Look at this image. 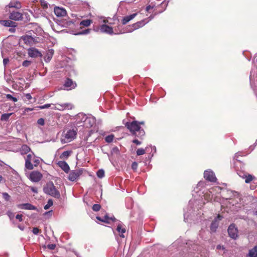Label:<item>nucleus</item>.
Here are the masks:
<instances>
[{"label":"nucleus","instance_id":"1","mask_svg":"<svg viewBox=\"0 0 257 257\" xmlns=\"http://www.w3.org/2000/svg\"><path fill=\"white\" fill-rule=\"evenodd\" d=\"M125 126L130 130L133 135L136 136L141 138L143 137L145 132L143 129H141L140 126L139 125V121L134 120L132 122H127L125 124Z\"/></svg>","mask_w":257,"mask_h":257},{"label":"nucleus","instance_id":"2","mask_svg":"<svg viewBox=\"0 0 257 257\" xmlns=\"http://www.w3.org/2000/svg\"><path fill=\"white\" fill-rule=\"evenodd\" d=\"M40 163V158L36 157L34 154H29L25 159V167L29 170L33 169V166H37Z\"/></svg>","mask_w":257,"mask_h":257},{"label":"nucleus","instance_id":"3","mask_svg":"<svg viewBox=\"0 0 257 257\" xmlns=\"http://www.w3.org/2000/svg\"><path fill=\"white\" fill-rule=\"evenodd\" d=\"M44 192L53 197L59 198L60 194L57 190L53 183L50 182L47 184L46 186L43 188Z\"/></svg>","mask_w":257,"mask_h":257},{"label":"nucleus","instance_id":"4","mask_svg":"<svg viewBox=\"0 0 257 257\" xmlns=\"http://www.w3.org/2000/svg\"><path fill=\"white\" fill-rule=\"evenodd\" d=\"M76 129L69 130L63 132L61 142L66 143L73 140L76 136Z\"/></svg>","mask_w":257,"mask_h":257},{"label":"nucleus","instance_id":"5","mask_svg":"<svg viewBox=\"0 0 257 257\" xmlns=\"http://www.w3.org/2000/svg\"><path fill=\"white\" fill-rule=\"evenodd\" d=\"M149 21L146 22V20H142L140 22H138L137 23L133 24L132 25L128 26L127 28V30H126V32H132L133 31L137 30L140 28L144 26L146 24H147Z\"/></svg>","mask_w":257,"mask_h":257},{"label":"nucleus","instance_id":"6","mask_svg":"<svg viewBox=\"0 0 257 257\" xmlns=\"http://www.w3.org/2000/svg\"><path fill=\"white\" fill-rule=\"evenodd\" d=\"M43 177L42 174L39 171H34L29 174V179L33 182H38Z\"/></svg>","mask_w":257,"mask_h":257},{"label":"nucleus","instance_id":"7","mask_svg":"<svg viewBox=\"0 0 257 257\" xmlns=\"http://www.w3.org/2000/svg\"><path fill=\"white\" fill-rule=\"evenodd\" d=\"M228 233L229 236L235 239L238 237V229L234 224H231L228 228Z\"/></svg>","mask_w":257,"mask_h":257},{"label":"nucleus","instance_id":"8","mask_svg":"<svg viewBox=\"0 0 257 257\" xmlns=\"http://www.w3.org/2000/svg\"><path fill=\"white\" fill-rule=\"evenodd\" d=\"M204 177L206 180L210 182H215L216 180V178L215 177L214 172L210 170L204 171Z\"/></svg>","mask_w":257,"mask_h":257},{"label":"nucleus","instance_id":"9","mask_svg":"<svg viewBox=\"0 0 257 257\" xmlns=\"http://www.w3.org/2000/svg\"><path fill=\"white\" fill-rule=\"evenodd\" d=\"M95 123V118L92 115L87 116L85 119V122L83 125L87 128L92 127Z\"/></svg>","mask_w":257,"mask_h":257},{"label":"nucleus","instance_id":"10","mask_svg":"<svg viewBox=\"0 0 257 257\" xmlns=\"http://www.w3.org/2000/svg\"><path fill=\"white\" fill-rule=\"evenodd\" d=\"M57 110L63 111L65 109H72L73 108V105L70 103H66L63 104H56Z\"/></svg>","mask_w":257,"mask_h":257},{"label":"nucleus","instance_id":"11","mask_svg":"<svg viewBox=\"0 0 257 257\" xmlns=\"http://www.w3.org/2000/svg\"><path fill=\"white\" fill-rule=\"evenodd\" d=\"M81 173L82 172L80 170L72 171L69 175L68 179L71 181H74L78 179Z\"/></svg>","mask_w":257,"mask_h":257},{"label":"nucleus","instance_id":"12","mask_svg":"<svg viewBox=\"0 0 257 257\" xmlns=\"http://www.w3.org/2000/svg\"><path fill=\"white\" fill-rule=\"evenodd\" d=\"M54 13L59 17H64L67 15L66 11L63 8L55 7L54 8Z\"/></svg>","mask_w":257,"mask_h":257},{"label":"nucleus","instance_id":"13","mask_svg":"<svg viewBox=\"0 0 257 257\" xmlns=\"http://www.w3.org/2000/svg\"><path fill=\"white\" fill-rule=\"evenodd\" d=\"M17 207L21 209L31 210H37V207L30 203H23V204H18Z\"/></svg>","mask_w":257,"mask_h":257},{"label":"nucleus","instance_id":"14","mask_svg":"<svg viewBox=\"0 0 257 257\" xmlns=\"http://www.w3.org/2000/svg\"><path fill=\"white\" fill-rule=\"evenodd\" d=\"M222 217L218 215L217 217H216L214 220L212 221L210 225V229L212 231L215 232L218 226V221L222 219Z\"/></svg>","mask_w":257,"mask_h":257},{"label":"nucleus","instance_id":"15","mask_svg":"<svg viewBox=\"0 0 257 257\" xmlns=\"http://www.w3.org/2000/svg\"><path fill=\"white\" fill-rule=\"evenodd\" d=\"M28 55L31 57H42V56L41 53L34 48H30L28 50Z\"/></svg>","mask_w":257,"mask_h":257},{"label":"nucleus","instance_id":"16","mask_svg":"<svg viewBox=\"0 0 257 257\" xmlns=\"http://www.w3.org/2000/svg\"><path fill=\"white\" fill-rule=\"evenodd\" d=\"M100 30L102 33H105L108 34H113V31L112 27L106 25H102L101 26Z\"/></svg>","mask_w":257,"mask_h":257},{"label":"nucleus","instance_id":"17","mask_svg":"<svg viewBox=\"0 0 257 257\" xmlns=\"http://www.w3.org/2000/svg\"><path fill=\"white\" fill-rule=\"evenodd\" d=\"M21 39L27 45L31 46L34 44V38L30 36H24L21 37Z\"/></svg>","mask_w":257,"mask_h":257},{"label":"nucleus","instance_id":"18","mask_svg":"<svg viewBox=\"0 0 257 257\" xmlns=\"http://www.w3.org/2000/svg\"><path fill=\"white\" fill-rule=\"evenodd\" d=\"M64 86L67 88V90H71L72 88H74L76 86V84L71 79L67 78L64 83Z\"/></svg>","mask_w":257,"mask_h":257},{"label":"nucleus","instance_id":"19","mask_svg":"<svg viewBox=\"0 0 257 257\" xmlns=\"http://www.w3.org/2000/svg\"><path fill=\"white\" fill-rule=\"evenodd\" d=\"M10 18L13 20L19 21L22 19V14L18 12H14L11 13Z\"/></svg>","mask_w":257,"mask_h":257},{"label":"nucleus","instance_id":"20","mask_svg":"<svg viewBox=\"0 0 257 257\" xmlns=\"http://www.w3.org/2000/svg\"><path fill=\"white\" fill-rule=\"evenodd\" d=\"M57 164L66 173H68L70 170L69 165L65 161H59Z\"/></svg>","mask_w":257,"mask_h":257},{"label":"nucleus","instance_id":"21","mask_svg":"<svg viewBox=\"0 0 257 257\" xmlns=\"http://www.w3.org/2000/svg\"><path fill=\"white\" fill-rule=\"evenodd\" d=\"M239 176L245 178V182L246 183H248L250 182H251L253 179L254 178V177L252 176L251 175L248 174H245L244 173L240 172L239 174H238Z\"/></svg>","mask_w":257,"mask_h":257},{"label":"nucleus","instance_id":"22","mask_svg":"<svg viewBox=\"0 0 257 257\" xmlns=\"http://www.w3.org/2000/svg\"><path fill=\"white\" fill-rule=\"evenodd\" d=\"M9 8H14L16 9H20L22 7L21 3L17 0H11L8 5Z\"/></svg>","mask_w":257,"mask_h":257},{"label":"nucleus","instance_id":"23","mask_svg":"<svg viewBox=\"0 0 257 257\" xmlns=\"http://www.w3.org/2000/svg\"><path fill=\"white\" fill-rule=\"evenodd\" d=\"M54 50L53 49H49L47 51L46 55L44 57V60L46 63H48L50 61L54 55Z\"/></svg>","mask_w":257,"mask_h":257},{"label":"nucleus","instance_id":"24","mask_svg":"<svg viewBox=\"0 0 257 257\" xmlns=\"http://www.w3.org/2000/svg\"><path fill=\"white\" fill-rule=\"evenodd\" d=\"M116 230L119 233V235L121 237H124V233L125 232V229L122 227L121 223L118 222L117 225Z\"/></svg>","mask_w":257,"mask_h":257},{"label":"nucleus","instance_id":"25","mask_svg":"<svg viewBox=\"0 0 257 257\" xmlns=\"http://www.w3.org/2000/svg\"><path fill=\"white\" fill-rule=\"evenodd\" d=\"M137 15V13H135L130 16H127L123 17L122 20V24L125 25L126 24H127L128 22H130L131 20H133L134 18H135Z\"/></svg>","mask_w":257,"mask_h":257},{"label":"nucleus","instance_id":"26","mask_svg":"<svg viewBox=\"0 0 257 257\" xmlns=\"http://www.w3.org/2000/svg\"><path fill=\"white\" fill-rule=\"evenodd\" d=\"M76 21L73 20H67L66 22H64V26L68 28H73L74 26H75Z\"/></svg>","mask_w":257,"mask_h":257},{"label":"nucleus","instance_id":"27","mask_svg":"<svg viewBox=\"0 0 257 257\" xmlns=\"http://www.w3.org/2000/svg\"><path fill=\"white\" fill-rule=\"evenodd\" d=\"M214 194L209 192V189L204 194V198L207 201H210L213 199Z\"/></svg>","mask_w":257,"mask_h":257},{"label":"nucleus","instance_id":"28","mask_svg":"<svg viewBox=\"0 0 257 257\" xmlns=\"http://www.w3.org/2000/svg\"><path fill=\"white\" fill-rule=\"evenodd\" d=\"M221 190V187L219 186H215L214 187H212L210 189H209V192L213 194L214 195H215L216 193H218L220 192Z\"/></svg>","mask_w":257,"mask_h":257},{"label":"nucleus","instance_id":"29","mask_svg":"<svg viewBox=\"0 0 257 257\" xmlns=\"http://www.w3.org/2000/svg\"><path fill=\"white\" fill-rule=\"evenodd\" d=\"M249 257H257V246L254 247L249 251Z\"/></svg>","mask_w":257,"mask_h":257},{"label":"nucleus","instance_id":"30","mask_svg":"<svg viewBox=\"0 0 257 257\" xmlns=\"http://www.w3.org/2000/svg\"><path fill=\"white\" fill-rule=\"evenodd\" d=\"M30 148L26 145H23L21 149V152L22 154H25L29 152Z\"/></svg>","mask_w":257,"mask_h":257},{"label":"nucleus","instance_id":"31","mask_svg":"<svg viewBox=\"0 0 257 257\" xmlns=\"http://www.w3.org/2000/svg\"><path fill=\"white\" fill-rule=\"evenodd\" d=\"M92 23V21L91 20H83L82 21L79 25H81V26H85V27H88L90 25V24Z\"/></svg>","mask_w":257,"mask_h":257},{"label":"nucleus","instance_id":"32","mask_svg":"<svg viewBox=\"0 0 257 257\" xmlns=\"http://www.w3.org/2000/svg\"><path fill=\"white\" fill-rule=\"evenodd\" d=\"M71 153V151H66L63 152L60 155L61 159H67L69 156L70 155Z\"/></svg>","mask_w":257,"mask_h":257},{"label":"nucleus","instance_id":"33","mask_svg":"<svg viewBox=\"0 0 257 257\" xmlns=\"http://www.w3.org/2000/svg\"><path fill=\"white\" fill-rule=\"evenodd\" d=\"M12 114H13V113L3 114L1 116V119L2 121H7L9 119L10 116H11Z\"/></svg>","mask_w":257,"mask_h":257},{"label":"nucleus","instance_id":"34","mask_svg":"<svg viewBox=\"0 0 257 257\" xmlns=\"http://www.w3.org/2000/svg\"><path fill=\"white\" fill-rule=\"evenodd\" d=\"M1 23L7 27H13V22L11 21L8 20V21H1Z\"/></svg>","mask_w":257,"mask_h":257},{"label":"nucleus","instance_id":"35","mask_svg":"<svg viewBox=\"0 0 257 257\" xmlns=\"http://www.w3.org/2000/svg\"><path fill=\"white\" fill-rule=\"evenodd\" d=\"M114 136L113 135H110L107 136H106L105 138V141L106 142L108 143H110L112 142L114 139Z\"/></svg>","mask_w":257,"mask_h":257},{"label":"nucleus","instance_id":"36","mask_svg":"<svg viewBox=\"0 0 257 257\" xmlns=\"http://www.w3.org/2000/svg\"><path fill=\"white\" fill-rule=\"evenodd\" d=\"M80 117H81L82 123H83V124H84L85 122V119L87 118V115L82 113H79L78 114V118H80Z\"/></svg>","mask_w":257,"mask_h":257},{"label":"nucleus","instance_id":"37","mask_svg":"<svg viewBox=\"0 0 257 257\" xmlns=\"http://www.w3.org/2000/svg\"><path fill=\"white\" fill-rule=\"evenodd\" d=\"M53 200L52 199H49L47 204L44 206V209L45 210L48 209L51 206L53 205Z\"/></svg>","mask_w":257,"mask_h":257},{"label":"nucleus","instance_id":"38","mask_svg":"<svg viewBox=\"0 0 257 257\" xmlns=\"http://www.w3.org/2000/svg\"><path fill=\"white\" fill-rule=\"evenodd\" d=\"M97 176L99 178H102L104 176V171L102 169L99 170L97 172Z\"/></svg>","mask_w":257,"mask_h":257},{"label":"nucleus","instance_id":"39","mask_svg":"<svg viewBox=\"0 0 257 257\" xmlns=\"http://www.w3.org/2000/svg\"><path fill=\"white\" fill-rule=\"evenodd\" d=\"M2 196H3V198L6 201H8L10 200L11 196L9 195V194L8 193H7V192L2 193Z\"/></svg>","mask_w":257,"mask_h":257},{"label":"nucleus","instance_id":"40","mask_svg":"<svg viewBox=\"0 0 257 257\" xmlns=\"http://www.w3.org/2000/svg\"><path fill=\"white\" fill-rule=\"evenodd\" d=\"M146 153V150L143 148L138 149L137 151V155L138 156H141L144 155Z\"/></svg>","mask_w":257,"mask_h":257},{"label":"nucleus","instance_id":"41","mask_svg":"<svg viewBox=\"0 0 257 257\" xmlns=\"http://www.w3.org/2000/svg\"><path fill=\"white\" fill-rule=\"evenodd\" d=\"M6 97L13 102H17L18 101V99L16 97H13L11 94H7Z\"/></svg>","mask_w":257,"mask_h":257},{"label":"nucleus","instance_id":"42","mask_svg":"<svg viewBox=\"0 0 257 257\" xmlns=\"http://www.w3.org/2000/svg\"><path fill=\"white\" fill-rule=\"evenodd\" d=\"M40 4L41 6L43 8V9H47L48 4L46 1L45 0H40Z\"/></svg>","mask_w":257,"mask_h":257},{"label":"nucleus","instance_id":"43","mask_svg":"<svg viewBox=\"0 0 257 257\" xmlns=\"http://www.w3.org/2000/svg\"><path fill=\"white\" fill-rule=\"evenodd\" d=\"M101 206L99 204H95L93 205L92 209L94 211H98L100 209Z\"/></svg>","mask_w":257,"mask_h":257},{"label":"nucleus","instance_id":"44","mask_svg":"<svg viewBox=\"0 0 257 257\" xmlns=\"http://www.w3.org/2000/svg\"><path fill=\"white\" fill-rule=\"evenodd\" d=\"M51 104H45L43 105L38 106L37 107L40 109L48 108L51 106Z\"/></svg>","mask_w":257,"mask_h":257},{"label":"nucleus","instance_id":"45","mask_svg":"<svg viewBox=\"0 0 257 257\" xmlns=\"http://www.w3.org/2000/svg\"><path fill=\"white\" fill-rule=\"evenodd\" d=\"M90 29H87L80 32L78 33L76 35H86L90 33Z\"/></svg>","mask_w":257,"mask_h":257},{"label":"nucleus","instance_id":"46","mask_svg":"<svg viewBox=\"0 0 257 257\" xmlns=\"http://www.w3.org/2000/svg\"><path fill=\"white\" fill-rule=\"evenodd\" d=\"M96 219L99 221H102V222H106V223L108 222L107 220H106V219L105 215L103 218H101L99 216H97Z\"/></svg>","mask_w":257,"mask_h":257},{"label":"nucleus","instance_id":"47","mask_svg":"<svg viewBox=\"0 0 257 257\" xmlns=\"http://www.w3.org/2000/svg\"><path fill=\"white\" fill-rule=\"evenodd\" d=\"M106 219L107 220L108 222L107 223H109L111 221H115L116 220V219L113 217H109L107 215H105Z\"/></svg>","mask_w":257,"mask_h":257},{"label":"nucleus","instance_id":"48","mask_svg":"<svg viewBox=\"0 0 257 257\" xmlns=\"http://www.w3.org/2000/svg\"><path fill=\"white\" fill-rule=\"evenodd\" d=\"M7 214L9 217L10 219H12L14 218L15 214L13 212H11V211H8L7 212Z\"/></svg>","mask_w":257,"mask_h":257},{"label":"nucleus","instance_id":"49","mask_svg":"<svg viewBox=\"0 0 257 257\" xmlns=\"http://www.w3.org/2000/svg\"><path fill=\"white\" fill-rule=\"evenodd\" d=\"M37 123L41 125H44L45 124V120L43 118H40L38 120Z\"/></svg>","mask_w":257,"mask_h":257},{"label":"nucleus","instance_id":"50","mask_svg":"<svg viewBox=\"0 0 257 257\" xmlns=\"http://www.w3.org/2000/svg\"><path fill=\"white\" fill-rule=\"evenodd\" d=\"M56 247L55 244H49L47 245V248L51 250H53Z\"/></svg>","mask_w":257,"mask_h":257},{"label":"nucleus","instance_id":"51","mask_svg":"<svg viewBox=\"0 0 257 257\" xmlns=\"http://www.w3.org/2000/svg\"><path fill=\"white\" fill-rule=\"evenodd\" d=\"M76 122L77 124H80V125H81L80 124L82 123L81 120V117H80V118H78V114L76 116Z\"/></svg>","mask_w":257,"mask_h":257},{"label":"nucleus","instance_id":"52","mask_svg":"<svg viewBox=\"0 0 257 257\" xmlns=\"http://www.w3.org/2000/svg\"><path fill=\"white\" fill-rule=\"evenodd\" d=\"M31 64V62L28 60H25L23 62V66L24 67H28Z\"/></svg>","mask_w":257,"mask_h":257},{"label":"nucleus","instance_id":"53","mask_svg":"<svg viewBox=\"0 0 257 257\" xmlns=\"http://www.w3.org/2000/svg\"><path fill=\"white\" fill-rule=\"evenodd\" d=\"M132 168L134 170H136L138 168V164L137 162H134L132 163Z\"/></svg>","mask_w":257,"mask_h":257},{"label":"nucleus","instance_id":"54","mask_svg":"<svg viewBox=\"0 0 257 257\" xmlns=\"http://www.w3.org/2000/svg\"><path fill=\"white\" fill-rule=\"evenodd\" d=\"M32 231L34 234H38L40 232V230L37 227H34L33 228Z\"/></svg>","mask_w":257,"mask_h":257},{"label":"nucleus","instance_id":"55","mask_svg":"<svg viewBox=\"0 0 257 257\" xmlns=\"http://www.w3.org/2000/svg\"><path fill=\"white\" fill-rule=\"evenodd\" d=\"M16 218L20 221H23V215L22 214H17L16 216Z\"/></svg>","mask_w":257,"mask_h":257},{"label":"nucleus","instance_id":"56","mask_svg":"<svg viewBox=\"0 0 257 257\" xmlns=\"http://www.w3.org/2000/svg\"><path fill=\"white\" fill-rule=\"evenodd\" d=\"M9 59L8 58H5L3 60V63L5 66H6V65L9 63Z\"/></svg>","mask_w":257,"mask_h":257},{"label":"nucleus","instance_id":"57","mask_svg":"<svg viewBox=\"0 0 257 257\" xmlns=\"http://www.w3.org/2000/svg\"><path fill=\"white\" fill-rule=\"evenodd\" d=\"M133 142L137 145H140L141 144V142L137 139L134 140L133 141Z\"/></svg>","mask_w":257,"mask_h":257},{"label":"nucleus","instance_id":"58","mask_svg":"<svg viewBox=\"0 0 257 257\" xmlns=\"http://www.w3.org/2000/svg\"><path fill=\"white\" fill-rule=\"evenodd\" d=\"M112 152L114 153H118L119 152V150L117 147H114L112 149Z\"/></svg>","mask_w":257,"mask_h":257},{"label":"nucleus","instance_id":"59","mask_svg":"<svg viewBox=\"0 0 257 257\" xmlns=\"http://www.w3.org/2000/svg\"><path fill=\"white\" fill-rule=\"evenodd\" d=\"M31 190L34 193H38V190H37V189L35 187H31Z\"/></svg>","mask_w":257,"mask_h":257},{"label":"nucleus","instance_id":"60","mask_svg":"<svg viewBox=\"0 0 257 257\" xmlns=\"http://www.w3.org/2000/svg\"><path fill=\"white\" fill-rule=\"evenodd\" d=\"M33 108H25V110H24V112H28L29 111H32L33 110Z\"/></svg>","mask_w":257,"mask_h":257},{"label":"nucleus","instance_id":"61","mask_svg":"<svg viewBox=\"0 0 257 257\" xmlns=\"http://www.w3.org/2000/svg\"><path fill=\"white\" fill-rule=\"evenodd\" d=\"M26 96L27 98L28 99H30L32 98V96L30 95V94H29V93L27 94Z\"/></svg>","mask_w":257,"mask_h":257},{"label":"nucleus","instance_id":"62","mask_svg":"<svg viewBox=\"0 0 257 257\" xmlns=\"http://www.w3.org/2000/svg\"><path fill=\"white\" fill-rule=\"evenodd\" d=\"M18 227L21 230H24V226H21V225H19L18 226Z\"/></svg>","mask_w":257,"mask_h":257},{"label":"nucleus","instance_id":"63","mask_svg":"<svg viewBox=\"0 0 257 257\" xmlns=\"http://www.w3.org/2000/svg\"><path fill=\"white\" fill-rule=\"evenodd\" d=\"M57 106L56 104H53V106L51 107L52 109H57Z\"/></svg>","mask_w":257,"mask_h":257},{"label":"nucleus","instance_id":"64","mask_svg":"<svg viewBox=\"0 0 257 257\" xmlns=\"http://www.w3.org/2000/svg\"><path fill=\"white\" fill-rule=\"evenodd\" d=\"M144 124H145V122L144 121L139 122V125L140 124L144 125Z\"/></svg>","mask_w":257,"mask_h":257}]
</instances>
